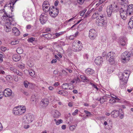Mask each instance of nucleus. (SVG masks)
Segmentation results:
<instances>
[{"mask_svg":"<svg viewBox=\"0 0 133 133\" xmlns=\"http://www.w3.org/2000/svg\"><path fill=\"white\" fill-rule=\"evenodd\" d=\"M3 19H6V23L9 24L13 25L14 19L12 18V15H11L8 13L4 11L2 16Z\"/></svg>","mask_w":133,"mask_h":133,"instance_id":"1","label":"nucleus"},{"mask_svg":"<svg viewBox=\"0 0 133 133\" xmlns=\"http://www.w3.org/2000/svg\"><path fill=\"white\" fill-rule=\"evenodd\" d=\"M34 116L31 114H29L24 116L23 118V122L25 124H29L34 120Z\"/></svg>","mask_w":133,"mask_h":133,"instance_id":"2","label":"nucleus"},{"mask_svg":"<svg viewBox=\"0 0 133 133\" xmlns=\"http://www.w3.org/2000/svg\"><path fill=\"white\" fill-rule=\"evenodd\" d=\"M125 74H123L122 73H120L119 75V77L121 81V85L120 87L121 88V86L122 85H124V84H126L128 81V75L126 76H125Z\"/></svg>","mask_w":133,"mask_h":133,"instance_id":"3","label":"nucleus"},{"mask_svg":"<svg viewBox=\"0 0 133 133\" xmlns=\"http://www.w3.org/2000/svg\"><path fill=\"white\" fill-rule=\"evenodd\" d=\"M115 56V54L114 52L112 51L110 52L107 54L106 59L111 64H113L114 63V57Z\"/></svg>","mask_w":133,"mask_h":133,"instance_id":"4","label":"nucleus"},{"mask_svg":"<svg viewBox=\"0 0 133 133\" xmlns=\"http://www.w3.org/2000/svg\"><path fill=\"white\" fill-rule=\"evenodd\" d=\"M122 2V5L123 6H126L127 7V10L128 12V15L130 16L133 14V4H130L128 6L126 3H124V2L125 0H121Z\"/></svg>","mask_w":133,"mask_h":133,"instance_id":"5","label":"nucleus"},{"mask_svg":"<svg viewBox=\"0 0 133 133\" xmlns=\"http://www.w3.org/2000/svg\"><path fill=\"white\" fill-rule=\"evenodd\" d=\"M96 23L98 25L101 26H105L107 24V21L105 18H98L96 20Z\"/></svg>","mask_w":133,"mask_h":133,"instance_id":"6","label":"nucleus"},{"mask_svg":"<svg viewBox=\"0 0 133 133\" xmlns=\"http://www.w3.org/2000/svg\"><path fill=\"white\" fill-rule=\"evenodd\" d=\"M83 48L82 45H79L74 42L72 44V48L73 50L75 52H78L81 50Z\"/></svg>","mask_w":133,"mask_h":133,"instance_id":"7","label":"nucleus"},{"mask_svg":"<svg viewBox=\"0 0 133 133\" xmlns=\"http://www.w3.org/2000/svg\"><path fill=\"white\" fill-rule=\"evenodd\" d=\"M53 6L49 11V14L51 16L53 17H55L58 14L59 10L57 8H54Z\"/></svg>","mask_w":133,"mask_h":133,"instance_id":"8","label":"nucleus"},{"mask_svg":"<svg viewBox=\"0 0 133 133\" xmlns=\"http://www.w3.org/2000/svg\"><path fill=\"white\" fill-rule=\"evenodd\" d=\"M131 54L130 52L125 51L121 55V59L125 61H128L130 59Z\"/></svg>","mask_w":133,"mask_h":133,"instance_id":"9","label":"nucleus"},{"mask_svg":"<svg viewBox=\"0 0 133 133\" xmlns=\"http://www.w3.org/2000/svg\"><path fill=\"white\" fill-rule=\"evenodd\" d=\"M120 14L121 17L123 19H125L126 16L128 15V12L127 10L124 9V8H121L119 10Z\"/></svg>","mask_w":133,"mask_h":133,"instance_id":"10","label":"nucleus"},{"mask_svg":"<svg viewBox=\"0 0 133 133\" xmlns=\"http://www.w3.org/2000/svg\"><path fill=\"white\" fill-rule=\"evenodd\" d=\"M89 37L92 40L94 39L96 37V32L94 29H90L89 32Z\"/></svg>","mask_w":133,"mask_h":133,"instance_id":"11","label":"nucleus"},{"mask_svg":"<svg viewBox=\"0 0 133 133\" xmlns=\"http://www.w3.org/2000/svg\"><path fill=\"white\" fill-rule=\"evenodd\" d=\"M12 90L9 88H7L4 90L3 94L6 97L11 96L12 94Z\"/></svg>","mask_w":133,"mask_h":133,"instance_id":"12","label":"nucleus"},{"mask_svg":"<svg viewBox=\"0 0 133 133\" xmlns=\"http://www.w3.org/2000/svg\"><path fill=\"white\" fill-rule=\"evenodd\" d=\"M47 19L48 18L46 15L42 14L40 15L39 20L42 24H44L46 22Z\"/></svg>","mask_w":133,"mask_h":133,"instance_id":"13","label":"nucleus"},{"mask_svg":"<svg viewBox=\"0 0 133 133\" xmlns=\"http://www.w3.org/2000/svg\"><path fill=\"white\" fill-rule=\"evenodd\" d=\"M49 102L48 99L46 98L43 99L40 102L41 106L43 108H45L48 105Z\"/></svg>","mask_w":133,"mask_h":133,"instance_id":"14","label":"nucleus"},{"mask_svg":"<svg viewBox=\"0 0 133 133\" xmlns=\"http://www.w3.org/2000/svg\"><path fill=\"white\" fill-rule=\"evenodd\" d=\"M103 59L100 56L97 57L95 59V62L97 65H100L102 63Z\"/></svg>","mask_w":133,"mask_h":133,"instance_id":"15","label":"nucleus"},{"mask_svg":"<svg viewBox=\"0 0 133 133\" xmlns=\"http://www.w3.org/2000/svg\"><path fill=\"white\" fill-rule=\"evenodd\" d=\"M111 115L113 117L116 118L119 115V111L116 110H114L111 113Z\"/></svg>","mask_w":133,"mask_h":133,"instance_id":"16","label":"nucleus"},{"mask_svg":"<svg viewBox=\"0 0 133 133\" xmlns=\"http://www.w3.org/2000/svg\"><path fill=\"white\" fill-rule=\"evenodd\" d=\"M19 108H18L19 115H22L24 113L25 111L26 108L25 106L22 107L21 106H18Z\"/></svg>","mask_w":133,"mask_h":133,"instance_id":"17","label":"nucleus"},{"mask_svg":"<svg viewBox=\"0 0 133 133\" xmlns=\"http://www.w3.org/2000/svg\"><path fill=\"white\" fill-rule=\"evenodd\" d=\"M127 39L125 37H122L120 39V43L123 46L125 45L127 43Z\"/></svg>","mask_w":133,"mask_h":133,"instance_id":"18","label":"nucleus"},{"mask_svg":"<svg viewBox=\"0 0 133 133\" xmlns=\"http://www.w3.org/2000/svg\"><path fill=\"white\" fill-rule=\"evenodd\" d=\"M106 95L108 96H106L107 97L110 98V96H111L112 98L110 99L109 100V103H113L115 102H116L115 100H119V99L116 96H115V97H114L113 96H112L111 95L110 96L109 95Z\"/></svg>","mask_w":133,"mask_h":133,"instance_id":"19","label":"nucleus"},{"mask_svg":"<svg viewBox=\"0 0 133 133\" xmlns=\"http://www.w3.org/2000/svg\"><path fill=\"white\" fill-rule=\"evenodd\" d=\"M12 31L14 35L16 36H18L19 35L20 32L18 29L16 27H14L12 29Z\"/></svg>","mask_w":133,"mask_h":133,"instance_id":"20","label":"nucleus"},{"mask_svg":"<svg viewBox=\"0 0 133 133\" xmlns=\"http://www.w3.org/2000/svg\"><path fill=\"white\" fill-rule=\"evenodd\" d=\"M21 57L19 55L15 54L14 55L12 56V59L14 61L17 62L21 59Z\"/></svg>","mask_w":133,"mask_h":133,"instance_id":"21","label":"nucleus"},{"mask_svg":"<svg viewBox=\"0 0 133 133\" xmlns=\"http://www.w3.org/2000/svg\"><path fill=\"white\" fill-rule=\"evenodd\" d=\"M53 117L55 118L59 117L61 115L60 113L57 110H54L53 111Z\"/></svg>","mask_w":133,"mask_h":133,"instance_id":"22","label":"nucleus"},{"mask_svg":"<svg viewBox=\"0 0 133 133\" xmlns=\"http://www.w3.org/2000/svg\"><path fill=\"white\" fill-rule=\"evenodd\" d=\"M107 12L108 16L110 17L112 13V5L109 6L108 8V7L107 9Z\"/></svg>","mask_w":133,"mask_h":133,"instance_id":"23","label":"nucleus"},{"mask_svg":"<svg viewBox=\"0 0 133 133\" xmlns=\"http://www.w3.org/2000/svg\"><path fill=\"white\" fill-rule=\"evenodd\" d=\"M85 72L88 75H92L94 72V70L90 68L87 69L85 70Z\"/></svg>","mask_w":133,"mask_h":133,"instance_id":"24","label":"nucleus"},{"mask_svg":"<svg viewBox=\"0 0 133 133\" xmlns=\"http://www.w3.org/2000/svg\"><path fill=\"white\" fill-rule=\"evenodd\" d=\"M42 8L43 10L45 12L49 11L51 9V8L50 7V5L49 6H44V8Z\"/></svg>","mask_w":133,"mask_h":133,"instance_id":"25","label":"nucleus"},{"mask_svg":"<svg viewBox=\"0 0 133 133\" xmlns=\"http://www.w3.org/2000/svg\"><path fill=\"white\" fill-rule=\"evenodd\" d=\"M18 108H19V107H15L13 109V113L15 115H19V113L18 111Z\"/></svg>","mask_w":133,"mask_h":133,"instance_id":"26","label":"nucleus"},{"mask_svg":"<svg viewBox=\"0 0 133 133\" xmlns=\"http://www.w3.org/2000/svg\"><path fill=\"white\" fill-rule=\"evenodd\" d=\"M29 72L30 75L32 77H34L35 76V72L32 70H29Z\"/></svg>","mask_w":133,"mask_h":133,"instance_id":"27","label":"nucleus"},{"mask_svg":"<svg viewBox=\"0 0 133 133\" xmlns=\"http://www.w3.org/2000/svg\"><path fill=\"white\" fill-rule=\"evenodd\" d=\"M16 51L18 54H22L23 52V49L21 47L18 48L16 50Z\"/></svg>","mask_w":133,"mask_h":133,"instance_id":"28","label":"nucleus"},{"mask_svg":"<svg viewBox=\"0 0 133 133\" xmlns=\"http://www.w3.org/2000/svg\"><path fill=\"white\" fill-rule=\"evenodd\" d=\"M58 93L63 95H67L68 92L65 91L60 90L58 92Z\"/></svg>","mask_w":133,"mask_h":133,"instance_id":"29","label":"nucleus"},{"mask_svg":"<svg viewBox=\"0 0 133 133\" xmlns=\"http://www.w3.org/2000/svg\"><path fill=\"white\" fill-rule=\"evenodd\" d=\"M128 27L129 29H131L133 28V21H129L128 23Z\"/></svg>","mask_w":133,"mask_h":133,"instance_id":"30","label":"nucleus"},{"mask_svg":"<svg viewBox=\"0 0 133 133\" xmlns=\"http://www.w3.org/2000/svg\"><path fill=\"white\" fill-rule=\"evenodd\" d=\"M81 78L82 80H83L84 82H88L89 81L88 78L84 76H81Z\"/></svg>","mask_w":133,"mask_h":133,"instance_id":"31","label":"nucleus"},{"mask_svg":"<svg viewBox=\"0 0 133 133\" xmlns=\"http://www.w3.org/2000/svg\"><path fill=\"white\" fill-rule=\"evenodd\" d=\"M77 126V124H75L74 125H70L69 126V129L71 131H73L75 130Z\"/></svg>","mask_w":133,"mask_h":133,"instance_id":"32","label":"nucleus"},{"mask_svg":"<svg viewBox=\"0 0 133 133\" xmlns=\"http://www.w3.org/2000/svg\"><path fill=\"white\" fill-rule=\"evenodd\" d=\"M29 84L30 83L27 81H24L23 82L24 85L26 88H28Z\"/></svg>","mask_w":133,"mask_h":133,"instance_id":"33","label":"nucleus"},{"mask_svg":"<svg viewBox=\"0 0 133 133\" xmlns=\"http://www.w3.org/2000/svg\"><path fill=\"white\" fill-rule=\"evenodd\" d=\"M67 84L66 83L63 84L62 85V87L63 89H70V88H68V87L67 86Z\"/></svg>","mask_w":133,"mask_h":133,"instance_id":"34","label":"nucleus"},{"mask_svg":"<svg viewBox=\"0 0 133 133\" xmlns=\"http://www.w3.org/2000/svg\"><path fill=\"white\" fill-rule=\"evenodd\" d=\"M81 20H80L78 21L75 24L73 25L70 29H76V28L75 27V26L77 25L81 21Z\"/></svg>","mask_w":133,"mask_h":133,"instance_id":"35","label":"nucleus"},{"mask_svg":"<svg viewBox=\"0 0 133 133\" xmlns=\"http://www.w3.org/2000/svg\"><path fill=\"white\" fill-rule=\"evenodd\" d=\"M37 99L36 98L35 95H32L31 98V101L32 102H36L37 101Z\"/></svg>","mask_w":133,"mask_h":133,"instance_id":"36","label":"nucleus"},{"mask_svg":"<svg viewBox=\"0 0 133 133\" xmlns=\"http://www.w3.org/2000/svg\"><path fill=\"white\" fill-rule=\"evenodd\" d=\"M50 6L49 2L47 1H45L43 3L42 5V8H44L45 6Z\"/></svg>","mask_w":133,"mask_h":133,"instance_id":"37","label":"nucleus"},{"mask_svg":"<svg viewBox=\"0 0 133 133\" xmlns=\"http://www.w3.org/2000/svg\"><path fill=\"white\" fill-rule=\"evenodd\" d=\"M35 85L34 84L32 83H30L29 86L30 88L32 89H34L35 87Z\"/></svg>","mask_w":133,"mask_h":133,"instance_id":"38","label":"nucleus"},{"mask_svg":"<svg viewBox=\"0 0 133 133\" xmlns=\"http://www.w3.org/2000/svg\"><path fill=\"white\" fill-rule=\"evenodd\" d=\"M17 75L19 76H22L23 75L22 73L21 72L19 71L18 70H16V71L15 72Z\"/></svg>","mask_w":133,"mask_h":133,"instance_id":"39","label":"nucleus"},{"mask_svg":"<svg viewBox=\"0 0 133 133\" xmlns=\"http://www.w3.org/2000/svg\"><path fill=\"white\" fill-rule=\"evenodd\" d=\"M98 17V14H97V12H95L94 14L92 16V18L94 19L97 18Z\"/></svg>","mask_w":133,"mask_h":133,"instance_id":"40","label":"nucleus"},{"mask_svg":"<svg viewBox=\"0 0 133 133\" xmlns=\"http://www.w3.org/2000/svg\"><path fill=\"white\" fill-rule=\"evenodd\" d=\"M117 7V6L116 5L113 8H112V12H116L118 11V9L116 8Z\"/></svg>","mask_w":133,"mask_h":133,"instance_id":"41","label":"nucleus"},{"mask_svg":"<svg viewBox=\"0 0 133 133\" xmlns=\"http://www.w3.org/2000/svg\"><path fill=\"white\" fill-rule=\"evenodd\" d=\"M130 73V71L129 70H125L124 71L123 73V74H125L126 76L128 75V77H129Z\"/></svg>","mask_w":133,"mask_h":133,"instance_id":"42","label":"nucleus"},{"mask_svg":"<svg viewBox=\"0 0 133 133\" xmlns=\"http://www.w3.org/2000/svg\"><path fill=\"white\" fill-rule=\"evenodd\" d=\"M11 30V28L10 26L7 25L6 26V28H5V30L6 32H9Z\"/></svg>","mask_w":133,"mask_h":133,"instance_id":"43","label":"nucleus"},{"mask_svg":"<svg viewBox=\"0 0 133 133\" xmlns=\"http://www.w3.org/2000/svg\"><path fill=\"white\" fill-rule=\"evenodd\" d=\"M84 112L85 113L87 114V115H86V116H90L91 115H92V114L91 112L87 110H84Z\"/></svg>","mask_w":133,"mask_h":133,"instance_id":"44","label":"nucleus"},{"mask_svg":"<svg viewBox=\"0 0 133 133\" xmlns=\"http://www.w3.org/2000/svg\"><path fill=\"white\" fill-rule=\"evenodd\" d=\"M64 33V32H61L59 33H56L55 34V36L57 37L61 35Z\"/></svg>","mask_w":133,"mask_h":133,"instance_id":"45","label":"nucleus"},{"mask_svg":"<svg viewBox=\"0 0 133 133\" xmlns=\"http://www.w3.org/2000/svg\"><path fill=\"white\" fill-rule=\"evenodd\" d=\"M97 14L98 16V18H105L103 15L101 14L99 12H97Z\"/></svg>","mask_w":133,"mask_h":133,"instance_id":"46","label":"nucleus"},{"mask_svg":"<svg viewBox=\"0 0 133 133\" xmlns=\"http://www.w3.org/2000/svg\"><path fill=\"white\" fill-rule=\"evenodd\" d=\"M35 40V38L33 37H31L28 40V42L32 43L33 41Z\"/></svg>","mask_w":133,"mask_h":133,"instance_id":"47","label":"nucleus"},{"mask_svg":"<svg viewBox=\"0 0 133 133\" xmlns=\"http://www.w3.org/2000/svg\"><path fill=\"white\" fill-rule=\"evenodd\" d=\"M63 122V121L62 119H59L58 120L57 122H56V124L57 125H59L60 123H61Z\"/></svg>","mask_w":133,"mask_h":133,"instance_id":"48","label":"nucleus"},{"mask_svg":"<svg viewBox=\"0 0 133 133\" xmlns=\"http://www.w3.org/2000/svg\"><path fill=\"white\" fill-rule=\"evenodd\" d=\"M90 84L93 87L95 88L97 90H98V88L95 84L91 83H90Z\"/></svg>","mask_w":133,"mask_h":133,"instance_id":"49","label":"nucleus"},{"mask_svg":"<svg viewBox=\"0 0 133 133\" xmlns=\"http://www.w3.org/2000/svg\"><path fill=\"white\" fill-rule=\"evenodd\" d=\"M18 42H19L18 41H17L16 40V41H15L12 42L11 43V44L12 45H15V44H18Z\"/></svg>","mask_w":133,"mask_h":133,"instance_id":"50","label":"nucleus"},{"mask_svg":"<svg viewBox=\"0 0 133 133\" xmlns=\"http://www.w3.org/2000/svg\"><path fill=\"white\" fill-rule=\"evenodd\" d=\"M10 69L11 71H13L14 73L16 72V71L17 70L16 68L14 67H10Z\"/></svg>","mask_w":133,"mask_h":133,"instance_id":"51","label":"nucleus"},{"mask_svg":"<svg viewBox=\"0 0 133 133\" xmlns=\"http://www.w3.org/2000/svg\"><path fill=\"white\" fill-rule=\"evenodd\" d=\"M18 67L21 69L23 68L24 66V64H19L18 65Z\"/></svg>","mask_w":133,"mask_h":133,"instance_id":"52","label":"nucleus"},{"mask_svg":"<svg viewBox=\"0 0 133 133\" xmlns=\"http://www.w3.org/2000/svg\"><path fill=\"white\" fill-rule=\"evenodd\" d=\"M78 109L74 111V112L72 113V115L74 116L76 115L78 113Z\"/></svg>","mask_w":133,"mask_h":133,"instance_id":"53","label":"nucleus"},{"mask_svg":"<svg viewBox=\"0 0 133 133\" xmlns=\"http://www.w3.org/2000/svg\"><path fill=\"white\" fill-rule=\"evenodd\" d=\"M83 57L84 59H88V58L89 55L87 54H85L84 55Z\"/></svg>","mask_w":133,"mask_h":133,"instance_id":"54","label":"nucleus"},{"mask_svg":"<svg viewBox=\"0 0 133 133\" xmlns=\"http://www.w3.org/2000/svg\"><path fill=\"white\" fill-rule=\"evenodd\" d=\"M3 56V54H0V62H2L3 61L2 58Z\"/></svg>","mask_w":133,"mask_h":133,"instance_id":"55","label":"nucleus"},{"mask_svg":"<svg viewBox=\"0 0 133 133\" xmlns=\"http://www.w3.org/2000/svg\"><path fill=\"white\" fill-rule=\"evenodd\" d=\"M86 11V10H84L82 12H81L80 14V15L81 16H83V15L85 13Z\"/></svg>","mask_w":133,"mask_h":133,"instance_id":"56","label":"nucleus"},{"mask_svg":"<svg viewBox=\"0 0 133 133\" xmlns=\"http://www.w3.org/2000/svg\"><path fill=\"white\" fill-rule=\"evenodd\" d=\"M57 62V59H54L52 60L51 63H55Z\"/></svg>","mask_w":133,"mask_h":133,"instance_id":"57","label":"nucleus"},{"mask_svg":"<svg viewBox=\"0 0 133 133\" xmlns=\"http://www.w3.org/2000/svg\"><path fill=\"white\" fill-rule=\"evenodd\" d=\"M110 68H109L108 70H107V72H108L109 73H111L113 71L112 70V69L111 70V69L110 68Z\"/></svg>","mask_w":133,"mask_h":133,"instance_id":"58","label":"nucleus"},{"mask_svg":"<svg viewBox=\"0 0 133 133\" xmlns=\"http://www.w3.org/2000/svg\"><path fill=\"white\" fill-rule=\"evenodd\" d=\"M31 25H28L26 26V28L27 29H30L31 27Z\"/></svg>","mask_w":133,"mask_h":133,"instance_id":"59","label":"nucleus"},{"mask_svg":"<svg viewBox=\"0 0 133 133\" xmlns=\"http://www.w3.org/2000/svg\"><path fill=\"white\" fill-rule=\"evenodd\" d=\"M62 72L63 74L65 75H66L67 74V72L64 70H62Z\"/></svg>","mask_w":133,"mask_h":133,"instance_id":"60","label":"nucleus"},{"mask_svg":"<svg viewBox=\"0 0 133 133\" xmlns=\"http://www.w3.org/2000/svg\"><path fill=\"white\" fill-rule=\"evenodd\" d=\"M14 80L15 81H16V82L18 81V77L17 76H14Z\"/></svg>","mask_w":133,"mask_h":133,"instance_id":"61","label":"nucleus"},{"mask_svg":"<svg viewBox=\"0 0 133 133\" xmlns=\"http://www.w3.org/2000/svg\"><path fill=\"white\" fill-rule=\"evenodd\" d=\"M124 115L123 114H121L119 115V117L121 119H122L124 117Z\"/></svg>","mask_w":133,"mask_h":133,"instance_id":"62","label":"nucleus"},{"mask_svg":"<svg viewBox=\"0 0 133 133\" xmlns=\"http://www.w3.org/2000/svg\"><path fill=\"white\" fill-rule=\"evenodd\" d=\"M59 3V1H56L54 3V5L55 6H57L58 5Z\"/></svg>","mask_w":133,"mask_h":133,"instance_id":"63","label":"nucleus"},{"mask_svg":"<svg viewBox=\"0 0 133 133\" xmlns=\"http://www.w3.org/2000/svg\"><path fill=\"white\" fill-rule=\"evenodd\" d=\"M48 89L49 90H53L54 89V88L53 87L50 86L49 87Z\"/></svg>","mask_w":133,"mask_h":133,"instance_id":"64","label":"nucleus"}]
</instances>
